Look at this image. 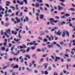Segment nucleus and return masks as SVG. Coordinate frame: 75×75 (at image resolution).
<instances>
[{
	"label": "nucleus",
	"mask_w": 75,
	"mask_h": 75,
	"mask_svg": "<svg viewBox=\"0 0 75 75\" xmlns=\"http://www.w3.org/2000/svg\"><path fill=\"white\" fill-rule=\"evenodd\" d=\"M50 23L52 25H55V24L54 23H58V22H59V21L58 20H54V19L53 18H50Z\"/></svg>",
	"instance_id": "nucleus-1"
},
{
	"label": "nucleus",
	"mask_w": 75,
	"mask_h": 75,
	"mask_svg": "<svg viewBox=\"0 0 75 75\" xmlns=\"http://www.w3.org/2000/svg\"><path fill=\"white\" fill-rule=\"evenodd\" d=\"M15 48L14 46H13V47H12L11 49V51L12 52H13V49Z\"/></svg>",
	"instance_id": "nucleus-37"
},
{
	"label": "nucleus",
	"mask_w": 75,
	"mask_h": 75,
	"mask_svg": "<svg viewBox=\"0 0 75 75\" xmlns=\"http://www.w3.org/2000/svg\"><path fill=\"white\" fill-rule=\"evenodd\" d=\"M8 67V66H5L3 67V69H6V68H7V67Z\"/></svg>",
	"instance_id": "nucleus-46"
},
{
	"label": "nucleus",
	"mask_w": 75,
	"mask_h": 75,
	"mask_svg": "<svg viewBox=\"0 0 75 75\" xmlns=\"http://www.w3.org/2000/svg\"><path fill=\"white\" fill-rule=\"evenodd\" d=\"M11 33L12 34H14L15 35H16L17 33V32H15V31H12Z\"/></svg>",
	"instance_id": "nucleus-10"
},
{
	"label": "nucleus",
	"mask_w": 75,
	"mask_h": 75,
	"mask_svg": "<svg viewBox=\"0 0 75 75\" xmlns=\"http://www.w3.org/2000/svg\"><path fill=\"white\" fill-rule=\"evenodd\" d=\"M70 10L72 11H75V9L74 8H71L70 9Z\"/></svg>",
	"instance_id": "nucleus-30"
},
{
	"label": "nucleus",
	"mask_w": 75,
	"mask_h": 75,
	"mask_svg": "<svg viewBox=\"0 0 75 75\" xmlns=\"http://www.w3.org/2000/svg\"><path fill=\"white\" fill-rule=\"evenodd\" d=\"M65 16H66V17H69L70 16V14H68V13H66L65 14H64Z\"/></svg>",
	"instance_id": "nucleus-24"
},
{
	"label": "nucleus",
	"mask_w": 75,
	"mask_h": 75,
	"mask_svg": "<svg viewBox=\"0 0 75 75\" xmlns=\"http://www.w3.org/2000/svg\"><path fill=\"white\" fill-rule=\"evenodd\" d=\"M17 3L18 4H20V5H23V4H24V2L23 1L21 2L18 0L17 1Z\"/></svg>",
	"instance_id": "nucleus-4"
},
{
	"label": "nucleus",
	"mask_w": 75,
	"mask_h": 75,
	"mask_svg": "<svg viewBox=\"0 0 75 75\" xmlns=\"http://www.w3.org/2000/svg\"><path fill=\"white\" fill-rule=\"evenodd\" d=\"M61 33H62L61 32V31L60 30H59L58 31L57 33V35H61Z\"/></svg>",
	"instance_id": "nucleus-7"
},
{
	"label": "nucleus",
	"mask_w": 75,
	"mask_h": 75,
	"mask_svg": "<svg viewBox=\"0 0 75 75\" xmlns=\"http://www.w3.org/2000/svg\"><path fill=\"white\" fill-rule=\"evenodd\" d=\"M35 61H34V60H33L32 62V64L33 65H34V64H35Z\"/></svg>",
	"instance_id": "nucleus-36"
},
{
	"label": "nucleus",
	"mask_w": 75,
	"mask_h": 75,
	"mask_svg": "<svg viewBox=\"0 0 75 75\" xmlns=\"http://www.w3.org/2000/svg\"><path fill=\"white\" fill-rule=\"evenodd\" d=\"M45 74H46V75H47V74H48V72H47V71H45Z\"/></svg>",
	"instance_id": "nucleus-63"
},
{
	"label": "nucleus",
	"mask_w": 75,
	"mask_h": 75,
	"mask_svg": "<svg viewBox=\"0 0 75 75\" xmlns=\"http://www.w3.org/2000/svg\"><path fill=\"white\" fill-rule=\"evenodd\" d=\"M4 16L5 17H8V16H9V14H6Z\"/></svg>",
	"instance_id": "nucleus-53"
},
{
	"label": "nucleus",
	"mask_w": 75,
	"mask_h": 75,
	"mask_svg": "<svg viewBox=\"0 0 75 75\" xmlns=\"http://www.w3.org/2000/svg\"><path fill=\"white\" fill-rule=\"evenodd\" d=\"M58 59H59V60L61 59V57H56V59L55 60V62H57V61H58Z\"/></svg>",
	"instance_id": "nucleus-5"
},
{
	"label": "nucleus",
	"mask_w": 75,
	"mask_h": 75,
	"mask_svg": "<svg viewBox=\"0 0 75 75\" xmlns=\"http://www.w3.org/2000/svg\"><path fill=\"white\" fill-rule=\"evenodd\" d=\"M23 1H24L25 4H27V0H23Z\"/></svg>",
	"instance_id": "nucleus-35"
},
{
	"label": "nucleus",
	"mask_w": 75,
	"mask_h": 75,
	"mask_svg": "<svg viewBox=\"0 0 75 75\" xmlns=\"http://www.w3.org/2000/svg\"><path fill=\"white\" fill-rule=\"evenodd\" d=\"M25 57H27V58H28V59H30V56H29V55L28 54L26 55H25Z\"/></svg>",
	"instance_id": "nucleus-32"
},
{
	"label": "nucleus",
	"mask_w": 75,
	"mask_h": 75,
	"mask_svg": "<svg viewBox=\"0 0 75 75\" xmlns=\"http://www.w3.org/2000/svg\"><path fill=\"white\" fill-rule=\"evenodd\" d=\"M1 10H2V11H4V8H3L0 5V11H1Z\"/></svg>",
	"instance_id": "nucleus-18"
},
{
	"label": "nucleus",
	"mask_w": 75,
	"mask_h": 75,
	"mask_svg": "<svg viewBox=\"0 0 75 75\" xmlns=\"http://www.w3.org/2000/svg\"><path fill=\"white\" fill-rule=\"evenodd\" d=\"M64 32L66 33V35L68 36V37H69V33L67 31L64 30Z\"/></svg>",
	"instance_id": "nucleus-8"
},
{
	"label": "nucleus",
	"mask_w": 75,
	"mask_h": 75,
	"mask_svg": "<svg viewBox=\"0 0 75 75\" xmlns=\"http://www.w3.org/2000/svg\"><path fill=\"white\" fill-rule=\"evenodd\" d=\"M4 13V12L3 11H2L1 13H0V17H3V15H2V14H3Z\"/></svg>",
	"instance_id": "nucleus-14"
},
{
	"label": "nucleus",
	"mask_w": 75,
	"mask_h": 75,
	"mask_svg": "<svg viewBox=\"0 0 75 75\" xmlns=\"http://www.w3.org/2000/svg\"><path fill=\"white\" fill-rule=\"evenodd\" d=\"M8 51H9V49H8V48H6V52H8Z\"/></svg>",
	"instance_id": "nucleus-52"
},
{
	"label": "nucleus",
	"mask_w": 75,
	"mask_h": 75,
	"mask_svg": "<svg viewBox=\"0 0 75 75\" xmlns=\"http://www.w3.org/2000/svg\"><path fill=\"white\" fill-rule=\"evenodd\" d=\"M31 49V48L30 47H28L27 48V50H26V52H28L30 51V50Z\"/></svg>",
	"instance_id": "nucleus-31"
},
{
	"label": "nucleus",
	"mask_w": 75,
	"mask_h": 75,
	"mask_svg": "<svg viewBox=\"0 0 75 75\" xmlns=\"http://www.w3.org/2000/svg\"><path fill=\"white\" fill-rule=\"evenodd\" d=\"M38 38L39 39V40H42V38H41L40 37H38Z\"/></svg>",
	"instance_id": "nucleus-45"
},
{
	"label": "nucleus",
	"mask_w": 75,
	"mask_h": 75,
	"mask_svg": "<svg viewBox=\"0 0 75 75\" xmlns=\"http://www.w3.org/2000/svg\"><path fill=\"white\" fill-rule=\"evenodd\" d=\"M49 61H50L51 62H53V60H52V59H49Z\"/></svg>",
	"instance_id": "nucleus-41"
},
{
	"label": "nucleus",
	"mask_w": 75,
	"mask_h": 75,
	"mask_svg": "<svg viewBox=\"0 0 75 75\" xmlns=\"http://www.w3.org/2000/svg\"><path fill=\"white\" fill-rule=\"evenodd\" d=\"M36 42L35 41H33V42H31L30 43H29V44L30 45H32L33 44H34V45H37L38 44L37 43H35Z\"/></svg>",
	"instance_id": "nucleus-2"
},
{
	"label": "nucleus",
	"mask_w": 75,
	"mask_h": 75,
	"mask_svg": "<svg viewBox=\"0 0 75 75\" xmlns=\"http://www.w3.org/2000/svg\"><path fill=\"white\" fill-rule=\"evenodd\" d=\"M60 44H61V45H62V44H64V42H60Z\"/></svg>",
	"instance_id": "nucleus-61"
},
{
	"label": "nucleus",
	"mask_w": 75,
	"mask_h": 75,
	"mask_svg": "<svg viewBox=\"0 0 75 75\" xmlns=\"http://www.w3.org/2000/svg\"><path fill=\"white\" fill-rule=\"evenodd\" d=\"M48 48H52L53 47V46L51 45H49L47 46Z\"/></svg>",
	"instance_id": "nucleus-28"
},
{
	"label": "nucleus",
	"mask_w": 75,
	"mask_h": 75,
	"mask_svg": "<svg viewBox=\"0 0 75 75\" xmlns=\"http://www.w3.org/2000/svg\"><path fill=\"white\" fill-rule=\"evenodd\" d=\"M10 8H13V10L14 11L15 10V7L13 6H10Z\"/></svg>",
	"instance_id": "nucleus-23"
},
{
	"label": "nucleus",
	"mask_w": 75,
	"mask_h": 75,
	"mask_svg": "<svg viewBox=\"0 0 75 75\" xmlns=\"http://www.w3.org/2000/svg\"><path fill=\"white\" fill-rule=\"evenodd\" d=\"M54 75H58V74L56 72H55L54 73Z\"/></svg>",
	"instance_id": "nucleus-64"
},
{
	"label": "nucleus",
	"mask_w": 75,
	"mask_h": 75,
	"mask_svg": "<svg viewBox=\"0 0 75 75\" xmlns=\"http://www.w3.org/2000/svg\"><path fill=\"white\" fill-rule=\"evenodd\" d=\"M71 67V65L70 64H69V66H68V64H67V69H68L69 67Z\"/></svg>",
	"instance_id": "nucleus-25"
},
{
	"label": "nucleus",
	"mask_w": 75,
	"mask_h": 75,
	"mask_svg": "<svg viewBox=\"0 0 75 75\" xmlns=\"http://www.w3.org/2000/svg\"><path fill=\"white\" fill-rule=\"evenodd\" d=\"M44 32H42V31L40 32V35H43V34H44Z\"/></svg>",
	"instance_id": "nucleus-47"
},
{
	"label": "nucleus",
	"mask_w": 75,
	"mask_h": 75,
	"mask_svg": "<svg viewBox=\"0 0 75 75\" xmlns=\"http://www.w3.org/2000/svg\"><path fill=\"white\" fill-rule=\"evenodd\" d=\"M48 69L49 70H51V69H52V68H51V67L49 66L48 67Z\"/></svg>",
	"instance_id": "nucleus-40"
},
{
	"label": "nucleus",
	"mask_w": 75,
	"mask_h": 75,
	"mask_svg": "<svg viewBox=\"0 0 75 75\" xmlns=\"http://www.w3.org/2000/svg\"><path fill=\"white\" fill-rule=\"evenodd\" d=\"M55 18H56V19H59V17L56 16L55 17Z\"/></svg>",
	"instance_id": "nucleus-50"
},
{
	"label": "nucleus",
	"mask_w": 75,
	"mask_h": 75,
	"mask_svg": "<svg viewBox=\"0 0 75 75\" xmlns=\"http://www.w3.org/2000/svg\"><path fill=\"white\" fill-rule=\"evenodd\" d=\"M45 5L47 7H48V8H49L50 7V6H49V5L48 4H45Z\"/></svg>",
	"instance_id": "nucleus-48"
},
{
	"label": "nucleus",
	"mask_w": 75,
	"mask_h": 75,
	"mask_svg": "<svg viewBox=\"0 0 75 75\" xmlns=\"http://www.w3.org/2000/svg\"><path fill=\"white\" fill-rule=\"evenodd\" d=\"M5 55H6V56H4V58H6L7 57V53H5Z\"/></svg>",
	"instance_id": "nucleus-42"
},
{
	"label": "nucleus",
	"mask_w": 75,
	"mask_h": 75,
	"mask_svg": "<svg viewBox=\"0 0 75 75\" xmlns=\"http://www.w3.org/2000/svg\"><path fill=\"white\" fill-rule=\"evenodd\" d=\"M60 59L61 62H64V59L63 58H61Z\"/></svg>",
	"instance_id": "nucleus-27"
},
{
	"label": "nucleus",
	"mask_w": 75,
	"mask_h": 75,
	"mask_svg": "<svg viewBox=\"0 0 75 75\" xmlns=\"http://www.w3.org/2000/svg\"><path fill=\"white\" fill-rule=\"evenodd\" d=\"M34 72L35 73H37L38 72V71L37 70L35 69L34 70Z\"/></svg>",
	"instance_id": "nucleus-60"
},
{
	"label": "nucleus",
	"mask_w": 75,
	"mask_h": 75,
	"mask_svg": "<svg viewBox=\"0 0 75 75\" xmlns=\"http://www.w3.org/2000/svg\"><path fill=\"white\" fill-rule=\"evenodd\" d=\"M16 20L17 22L18 23V22H21V21L18 18H17V17L16 18Z\"/></svg>",
	"instance_id": "nucleus-12"
},
{
	"label": "nucleus",
	"mask_w": 75,
	"mask_h": 75,
	"mask_svg": "<svg viewBox=\"0 0 75 75\" xmlns=\"http://www.w3.org/2000/svg\"><path fill=\"white\" fill-rule=\"evenodd\" d=\"M35 7H40V4L36 3L35 5Z\"/></svg>",
	"instance_id": "nucleus-13"
},
{
	"label": "nucleus",
	"mask_w": 75,
	"mask_h": 75,
	"mask_svg": "<svg viewBox=\"0 0 75 75\" xmlns=\"http://www.w3.org/2000/svg\"><path fill=\"white\" fill-rule=\"evenodd\" d=\"M65 24V22L64 21H63L62 22H61L60 23H59L58 24V25L59 26H60L61 25H64V24Z\"/></svg>",
	"instance_id": "nucleus-3"
},
{
	"label": "nucleus",
	"mask_w": 75,
	"mask_h": 75,
	"mask_svg": "<svg viewBox=\"0 0 75 75\" xmlns=\"http://www.w3.org/2000/svg\"><path fill=\"white\" fill-rule=\"evenodd\" d=\"M65 32H64H64L62 34V36L63 37H65Z\"/></svg>",
	"instance_id": "nucleus-17"
},
{
	"label": "nucleus",
	"mask_w": 75,
	"mask_h": 75,
	"mask_svg": "<svg viewBox=\"0 0 75 75\" xmlns=\"http://www.w3.org/2000/svg\"><path fill=\"white\" fill-rule=\"evenodd\" d=\"M14 60V59L13 58H10L9 59V61H12Z\"/></svg>",
	"instance_id": "nucleus-38"
},
{
	"label": "nucleus",
	"mask_w": 75,
	"mask_h": 75,
	"mask_svg": "<svg viewBox=\"0 0 75 75\" xmlns=\"http://www.w3.org/2000/svg\"><path fill=\"white\" fill-rule=\"evenodd\" d=\"M19 52H21V51H22L23 52H25V50H23V49H21L20 50H19Z\"/></svg>",
	"instance_id": "nucleus-26"
},
{
	"label": "nucleus",
	"mask_w": 75,
	"mask_h": 75,
	"mask_svg": "<svg viewBox=\"0 0 75 75\" xmlns=\"http://www.w3.org/2000/svg\"><path fill=\"white\" fill-rule=\"evenodd\" d=\"M13 37L12 36V37H11L10 38L8 39V40H13Z\"/></svg>",
	"instance_id": "nucleus-59"
},
{
	"label": "nucleus",
	"mask_w": 75,
	"mask_h": 75,
	"mask_svg": "<svg viewBox=\"0 0 75 75\" xmlns=\"http://www.w3.org/2000/svg\"><path fill=\"white\" fill-rule=\"evenodd\" d=\"M61 18H65V16H61Z\"/></svg>",
	"instance_id": "nucleus-55"
},
{
	"label": "nucleus",
	"mask_w": 75,
	"mask_h": 75,
	"mask_svg": "<svg viewBox=\"0 0 75 75\" xmlns=\"http://www.w3.org/2000/svg\"><path fill=\"white\" fill-rule=\"evenodd\" d=\"M35 48V46H32L31 47V49L33 50H34Z\"/></svg>",
	"instance_id": "nucleus-33"
},
{
	"label": "nucleus",
	"mask_w": 75,
	"mask_h": 75,
	"mask_svg": "<svg viewBox=\"0 0 75 75\" xmlns=\"http://www.w3.org/2000/svg\"><path fill=\"white\" fill-rule=\"evenodd\" d=\"M67 21H72V20L71 19H70L69 20H68V19H67Z\"/></svg>",
	"instance_id": "nucleus-62"
},
{
	"label": "nucleus",
	"mask_w": 75,
	"mask_h": 75,
	"mask_svg": "<svg viewBox=\"0 0 75 75\" xmlns=\"http://www.w3.org/2000/svg\"><path fill=\"white\" fill-rule=\"evenodd\" d=\"M47 65H48V63H45L43 64V65L44 66H45V68L46 69L47 68Z\"/></svg>",
	"instance_id": "nucleus-15"
},
{
	"label": "nucleus",
	"mask_w": 75,
	"mask_h": 75,
	"mask_svg": "<svg viewBox=\"0 0 75 75\" xmlns=\"http://www.w3.org/2000/svg\"><path fill=\"white\" fill-rule=\"evenodd\" d=\"M40 17L41 19H42L43 18V17H44V15L42 14L40 15Z\"/></svg>",
	"instance_id": "nucleus-20"
},
{
	"label": "nucleus",
	"mask_w": 75,
	"mask_h": 75,
	"mask_svg": "<svg viewBox=\"0 0 75 75\" xmlns=\"http://www.w3.org/2000/svg\"><path fill=\"white\" fill-rule=\"evenodd\" d=\"M6 32L7 33H10L11 32V30H10V29H8L6 30Z\"/></svg>",
	"instance_id": "nucleus-22"
},
{
	"label": "nucleus",
	"mask_w": 75,
	"mask_h": 75,
	"mask_svg": "<svg viewBox=\"0 0 75 75\" xmlns=\"http://www.w3.org/2000/svg\"><path fill=\"white\" fill-rule=\"evenodd\" d=\"M61 5L62 6H65V4H64L63 3H61Z\"/></svg>",
	"instance_id": "nucleus-57"
},
{
	"label": "nucleus",
	"mask_w": 75,
	"mask_h": 75,
	"mask_svg": "<svg viewBox=\"0 0 75 75\" xmlns=\"http://www.w3.org/2000/svg\"><path fill=\"white\" fill-rule=\"evenodd\" d=\"M19 52H20L19 50H18L16 53H13V54L14 55H18V54H19Z\"/></svg>",
	"instance_id": "nucleus-9"
},
{
	"label": "nucleus",
	"mask_w": 75,
	"mask_h": 75,
	"mask_svg": "<svg viewBox=\"0 0 75 75\" xmlns=\"http://www.w3.org/2000/svg\"><path fill=\"white\" fill-rule=\"evenodd\" d=\"M47 39L45 38L43 40V41H44V42H47Z\"/></svg>",
	"instance_id": "nucleus-43"
},
{
	"label": "nucleus",
	"mask_w": 75,
	"mask_h": 75,
	"mask_svg": "<svg viewBox=\"0 0 75 75\" xmlns=\"http://www.w3.org/2000/svg\"><path fill=\"white\" fill-rule=\"evenodd\" d=\"M16 10H18V5H16Z\"/></svg>",
	"instance_id": "nucleus-39"
},
{
	"label": "nucleus",
	"mask_w": 75,
	"mask_h": 75,
	"mask_svg": "<svg viewBox=\"0 0 75 75\" xmlns=\"http://www.w3.org/2000/svg\"><path fill=\"white\" fill-rule=\"evenodd\" d=\"M26 69L28 70V71H31L32 70V69H29V68H27Z\"/></svg>",
	"instance_id": "nucleus-44"
},
{
	"label": "nucleus",
	"mask_w": 75,
	"mask_h": 75,
	"mask_svg": "<svg viewBox=\"0 0 75 75\" xmlns=\"http://www.w3.org/2000/svg\"><path fill=\"white\" fill-rule=\"evenodd\" d=\"M36 19L37 20V21H38V20H39V18H38V16H37L36 17Z\"/></svg>",
	"instance_id": "nucleus-56"
},
{
	"label": "nucleus",
	"mask_w": 75,
	"mask_h": 75,
	"mask_svg": "<svg viewBox=\"0 0 75 75\" xmlns=\"http://www.w3.org/2000/svg\"><path fill=\"white\" fill-rule=\"evenodd\" d=\"M6 3L7 4H6V6H9V4H10L11 2L8 1H7L6 2Z\"/></svg>",
	"instance_id": "nucleus-11"
},
{
	"label": "nucleus",
	"mask_w": 75,
	"mask_h": 75,
	"mask_svg": "<svg viewBox=\"0 0 75 75\" xmlns=\"http://www.w3.org/2000/svg\"><path fill=\"white\" fill-rule=\"evenodd\" d=\"M18 36L19 38H21V35H20V33H18Z\"/></svg>",
	"instance_id": "nucleus-51"
},
{
	"label": "nucleus",
	"mask_w": 75,
	"mask_h": 75,
	"mask_svg": "<svg viewBox=\"0 0 75 75\" xmlns=\"http://www.w3.org/2000/svg\"><path fill=\"white\" fill-rule=\"evenodd\" d=\"M8 13H10V12L11 13H12V11H11V9H9L8 11Z\"/></svg>",
	"instance_id": "nucleus-49"
},
{
	"label": "nucleus",
	"mask_w": 75,
	"mask_h": 75,
	"mask_svg": "<svg viewBox=\"0 0 75 75\" xmlns=\"http://www.w3.org/2000/svg\"><path fill=\"white\" fill-rule=\"evenodd\" d=\"M13 69L14 68H18V65H16L15 66L13 67Z\"/></svg>",
	"instance_id": "nucleus-16"
},
{
	"label": "nucleus",
	"mask_w": 75,
	"mask_h": 75,
	"mask_svg": "<svg viewBox=\"0 0 75 75\" xmlns=\"http://www.w3.org/2000/svg\"><path fill=\"white\" fill-rule=\"evenodd\" d=\"M21 68H22V67H19V71H21Z\"/></svg>",
	"instance_id": "nucleus-58"
},
{
	"label": "nucleus",
	"mask_w": 75,
	"mask_h": 75,
	"mask_svg": "<svg viewBox=\"0 0 75 75\" xmlns=\"http://www.w3.org/2000/svg\"><path fill=\"white\" fill-rule=\"evenodd\" d=\"M13 59L14 60V61L17 60V62H18V58H16L15 57L13 58Z\"/></svg>",
	"instance_id": "nucleus-19"
},
{
	"label": "nucleus",
	"mask_w": 75,
	"mask_h": 75,
	"mask_svg": "<svg viewBox=\"0 0 75 75\" xmlns=\"http://www.w3.org/2000/svg\"><path fill=\"white\" fill-rule=\"evenodd\" d=\"M67 61L68 62H71V59H68L67 60Z\"/></svg>",
	"instance_id": "nucleus-34"
},
{
	"label": "nucleus",
	"mask_w": 75,
	"mask_h": 75,
	"mask_svg": "<svg viewBox=\"0 0 75 75\" xmlns=\"http://www.w3.org/2000/svg\"><path fill=\"white\" fill-rule=\"evenodd\" d=\"M25 17L26 20V21L27 22L28 21V17H27V16H26Z\"/></svg>",
	"instance_id": "nucleus-54"
},
{
	"label": "nucleus",
	"mask_w": 75,
	"mask_h": 75,
	"mask_svg": "<svg viewBox=\"0 0 75 75\" xmlns=\"http://www.w3.org/2000/svg\"><path fill=\"white\" fill-rule=\"evenodd\" d=\"M64 8L61 7L59 5L58 6V9L59 10H63Z\"/></svg>",
	"instance_id": "nucleus-6"
},
{
	"label": "nucleus",
	"mask_w": 75,
	"mask_h": 75,
	"mask_svg": "<svg viewBox=\"0 0 75 75\" xmlns=\"http://www.w3.org/2000/svg\"><path fill=\"white\" fill-rule=\"evenodd\" d=\"M4 34H5L6 37L7 38H9L10 37V36L8 35H7V34L6 33V32H5L4 33Z\"/></svg>",
	"instance_id": "nucleus-21"
},
{
	"label": "nucleus",
	"mask_w": 75,
	"mask_h": 75,
	"mask_svg": "<svg viewBox=\"0 0 75 75\" xmlns=\"http://www.w3.org/2000/svg\"><path fill=\"white\" fill-rule=\"evenodd\" d=\"M1 51H4L5 50V47H1Z\"/></svg>",
	"instance_id": "nucleus-29"
}]
</instances>
